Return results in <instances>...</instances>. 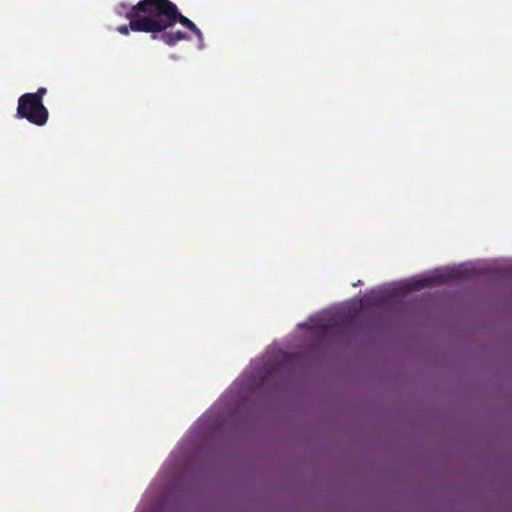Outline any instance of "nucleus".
<instances>
[{
    "instance_id": "1",
    "label": "nucleus",
    "mask_w": 512,
    "mask_h": 512,
    "mask_svg": "<svg viewBox=\"0 0 512 512\" xmlns=\"http://www.w3.org/2000/svg\"><path fill=\"white\" fill-rule=\"evenodd\" d=\"M128 25H120L117 31L128 35L130 31L150 33L157 39L158 33L180 23L189 29L199 41H203V33L189 18L182 15L177 5L170 0H140L125 13Z\"/></svg>"
},
{
    "instance_id": "2",
    "label": "nucleus",
    "mask_w": 512,
    "mask_h": 512,
    "mask_svg": "<svg viewBox=\"0 0 512 512\" xmlns=\"http://www.w3.org/2000/svg\"><path fill=\"white\" fill-rule=\"evenodd\" d=\"M16 117L36 126H44L48 122L49 111L38 98L25 93L18 98Z\"/></svg>"
},
{
    "instance_id": "3",
    "label": "nucleus",
    "mask_w": 512,
    "mask_h": 512,
    "mask_svg": "<svg viewBox=\"0 0 512 512\" xmlns=\"http://www.w3.org/2000/svg\"><path fill=\"white\" fill-rule=\"evenodd\" d=\"M157 39H161L168 46H175L179 41L188 39L185 32L180 30L175 32H167L166 30L159 32Z\"/></svg>"
},
{
    "instance_id": "4",
    "label": "nucleus",
    "mask_w": 512,
    "mask_h": 512,
    "mask_svg": "<svg viewBox=\"0 0 512 512\" xmlns=\"http://www.w3.org/2000/svg\"><path fill=\"white\" fill-rule=\"evenodd\" d=\"M443 279H444V275L442 273L435 272L431 276H420L416 279H413V280H411L409 285L413 289H418V288H422L427 285H430L433 282L441 281Z\"/></svg>"
},
{
    "instance_id": "5",
    "label": "nucleus",
    "mask_w": 512,
    "mask_h": 512,
    "mask_svg": "<svg viewBox=\"0 0 512 512\" xmlns=\"http://www.w3.org/2000/svg\"><path fill=\"white\" fill-rule=\"evenodd\" d=\"M47 93V89L45 87H39L35 93H28L30 96H34L38 98V100L43 103V97Z\"/></svg>"
},
{
    "instance_id": "6",
    "label": "nucleus",
    "mask_w": 512,
    "mask_h": 512,
    "mask_svg": "<svg viewBox=\"0 0 512 512\" xmlns=\"http://www.w3.org/2000/svg\"><path fill=\"white\" fill-rule=\"evenodd\" d=\"M131 7H128L127 4L125 3H119L116 8H115V12L117 15L119 16H124L125 17V13L130 9Z\"/></svg>"
}]
</instances>
